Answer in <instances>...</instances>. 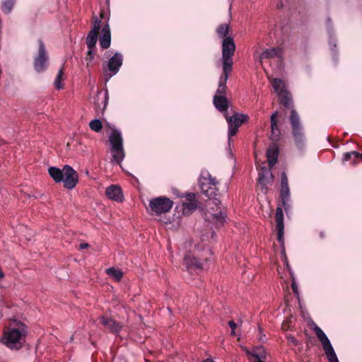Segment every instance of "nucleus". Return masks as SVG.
Here are the masks:
<instances>
[{"mask_svg": "<svg viewBox=\"0 0 362 362\" xmlns=\"http://www.w3.org/2000/svg\"><path fill=\"white\" fill-rule=\"evenodd\" d=\"M108 140L111 145L110 150L114 161L117 163H121L125 156L122 132L115 128H112Z\"/></svg>", "mask_w": 362, "mask_h": 362, "instance_id": "nucleus-1", "label": "nucleus"}, {"mask_svg": "<svg viewBox=\"0 0 362 362\" xmlns=\"http://www.w3.org/2000/svg\"><path fill=\"white\" fill-rule=\"evenodd\" d=\"M25 341V333L19 328H11L4 332L3 342L11 349L18 350L22 348Z\"/></svg>", "mask_w": 362, "mask_h": 362, "instance_id": "nucleus-2", "label": "nucleus"}, {"mask_svg": "<svg viewBox=\"0 0 362 362\" xmlns=\"http://www.w3.org/2000/svg\"><path fill=\"white\" fill-rule=\"evenodd\" d=\"M206 206L214 212L213 216L216 227L223 226L226 221L227 214L225 209L221 206V201L217 198L209 197Z\"/></svg>", "mask_w": 362, "mask_h": 362, "instance_id": "nucleus-3", "label": "nucleus"}, {"mask_svg": "<svg viewBox=\"0 0 362 362\" xmlns=\"http://www.w3.org/2000/svg\"><path fill=\"white\" fill-rule=\"evenodd\" d=\"M313 329L316 336L317 337V338L319 339L322 345L323 349L327 356L328 361L339 362L329 339L325 334V332L322 330V329L318 326L315 325Z\"/></svg>", "mask_w": 362, "mask_h": 362, "instance_id": "nucleus-4", "label": "nucleus"}, {"mask_svg": "<svg viewBox=\"0 0 362 362\" xmlns=\"http://www.w3.org/2000/svg\"><path fill=\"white\" fill-rule=\"evenodd\" d=\"M225 118L228 124V143L230 144L231 137L235 136L239 127L245 122H246L249 117L247 115L235 113L231 117H228V114H225Z\"/></svg>", "mask_w": 362, "mask_h": 362, "instance_id": "nucleus-5", "label": "nucleus"}, {"mask_svg": "<svg viewBox=\"0 0 362 362\" xmlns=\"http://www.w3.org/2000/svg\"><path fill=\"white\" fill-rule=\"evenodd\" d=\"M173 206V202L165 197L153 198L149 202L151 210L157 215L170 211Z\"/></svg>", "mask_w": 362, "mask_h": 362, "instance_id": "nucleus-6", "label": "nucleus"}, {"mask_svg": "<svg viewBox=\"0 0 362 362\" xmlns=\"http://www.w3.org/2000/svg\"><path fill=\"white\" fill-rule=\"evenodd\" d=\"M290 123L292 127V135L296 143L299 145L303 143L305 135L303 128L300 122V117L295 110L291 111Z\"/></svg>", "mask_w": 362, "mask_h": 362, "instance_id": "nucleus-7", "label": "nucleus"}, {"mask_svg": "<svg viewBox=\"0 0 362 362\" xmlns=\"http://www.w3.org/2000/svg\"><path fill=\"white\" fill-rule=\"evenodd\" d=\"M39 49L37 54L34 57V69L37 73L44 72L48 64L49 56L45 49L44 42L38 40Z\"/></svg>", "mask_w": 362, "mask_h": 362, "instance_id": "nucleus-8", "label": "nucleus"}, {"mask_svg": "<svg viewBox=\"0 0 362 362\" xmlns=\"http://www.w3.org/2000/svg\"><path fill=\"white\" fill-rule=\"evenodd\" d=\"M64 177L62 180L64 187L68 189H74L78 182V175L77 172L69 165L64 166Z\"/></svg>", "mask_w": 362, "mask_h": 362, "instance_id": "nucleus-9", "label": "nucleus"}, {"mask_svg": "<svg viewBox=\"0 0 362 362\" xmlns=\"http://www.w3.org/2000/svg\"><path fill=\"white\" fill-rule=\"evenodd\" d=\"M100 23V21L96 18L93 21V28L89 31L87 35L86 42L89 49H96L98 33L101 28Z\"/></svg>", "mask_w": 362, "mask_h": 362, "instance_id": "nucleus-10", "label": "nucleus"}, {"mask_svg": "<svg viewBox=\"0 0 362 362\" xmlns=\"http://www.w3.org/2000/svg\"><path fill=\"white\" fill-rule=\"evenodd\" d=\"M275 221L276 223V230L277 232V240L282 245L284 241V213L281 206H277L275 214Z\"/></svg>", "mask_w": 362, "mask_h": 362, "instance_id": "nucleus-11", "label": "nucleus"}, {"mask_svg": "<svg viewBox=\"0 0 362 362\" xmlns=\"http://www.w3.org/2000/svg\"><path fill=\"white\" fill-rule=\"evenodd\" d=\"M235 51V44L232 37H226L222 42V58L232 59Z\"/></svg>", "mask_w": 362, "mask_h": 362, "instance_id": "nucleus-12", "label": "nucleus"}, {"mask_svg": "<svg viewBox=\"0 0 362 362\" xmlns=\"http://www.w3.org/2000/svg\"><path fill=\"white\" fill-rule=\"evenodd\" d=\"M279 154V145L276 144V141H272L267 151V161L270 168H272L276 163Z\"/></svg>", "mask_w": 362, "mask_h": 362, "instance_id": "nucleus-13", "label": "nucleus"}, {"mask_svg": "<svg viewBox=\"0 0 362 362\" xmlns=\"http://www.w3.org/2000/svg\"><path fill=\"white\" fill-rule=\"evenodd\" d=\"M123 62V57L120 53H115L108 62L107 67L109 71H110L112 74L110 75L109 77H111L112 75L116 74L119 68L122 66Z\"/></svg>", "mask_w": 362, "mask_h": 362, "instance_id": "nucleus-14", "label": "nucleus"}, {"mask_svg": "<svg viewBox=\"0 0 362 362\" xmlns=\"http://www.w3.org/2000/svg\"><path fill=\"white\" fill-rule=\"evenodd\" d=\"M100 45L103 49H107L111 43V33L107 22L103 25L101 35L99 39Z\"/></svg>", "mask_w": 362, "mask_h": 362, "instance_id": "nucleus-15", "label": "nucleus"}, {"mask_svg": "<svg viewBox=\"0 0 362 362\" xmlns=\"http://www.w3.org/2000/svg\"><path fill=\"white\" fill-rule=\"evenodd\" d=\"M100 323L111 333L117 334L121 328L122 325L111 317H100Z\"/></svg>", "mask_w": 362, "mask_h": 362, "instance_id": "nucleus-16", "label": "nucleus"}, {"mask_svg": "<svg viewBox=\"0 0 362 362\" xmlns=\"http://www.w3.org/2000/svg\"><path fill=\"white\" fill-rule=\"evenodd\" d=\"M213 103L216 108L223 115L228 114V110L229 107V100L225 95H215L213 99Z\"/></svg>", "mask_w": 362, "mask_h": 362, "instance_id": "nucleus-17", "label": "nucleus"}, {"mask_svg": "<svg viewBox=\"0 0 362 362\" xmlns=\"http://www.w3.org/2000/svg\"><path fill=\"white\" fill-rule=\"evenodd\" d=\"M107 197L115 202H122L123 201V194L119 186L112 185L106 189Z\"/></svg>", "mask_w": 362, "mask_h": 362, "instance_id": "nucleus-18", "label": "nucleus"}, {"mask_svg": "<svg viewBox=\"0 0 362 362\" xmlns=\"http://www.w3.org/2000/svg\"><path fill=\"white\" fill-rule=\"evenodd\" d=\"M278 112H276L273 113L271 116L270 122H271V136L270 139L272 141H277L280 137V129L278 125Z\"/></svg>", "mask_w": 362, "mask_h": 362, "instance_id": "nucleus-19", "label": "nucleus"}, {"mask_svg": "<svg viewBox=\"0 0 362 362\" xmlns=\"http://www.w3.org/2000/svg\"><path fill=\"white\" fill-rule=\"evenodd\" d=\"M184 264L187 269H197L202 270L205 269L203 262H200V260L190 255H187L185 257Z\"/></svg>", "mask_w": 362, "mask_h": 362, "instance_id": "nucleus-20", "label": "nucleus"}, {"mask_svg": "<svg viewBox=\"0 0 362 362\" xmlns=\"http://www.w3.org/2000/svg\"><path fill=\"white\" fill-rule=\"evenodd\" d=\"M280 198L281 204L287 213L290 209V189L289 186H281Z\"/></svg>", "mask_w": 362, "mask_h": 362, "instance_id": "nucleus-21", "label": "nucleus"}, {"mask_svg": "<svg viewBox=\"0 0 362 362\" xmlns=\"http://www.w3.org/2000/svg\"><path fill=\"white\" fill-rule=\"evenodd\" d=\"M199 186L202 192L206 197H211L215 194L214 189L210 187L209 183L207 181L206 175H202L199 180Z\"/></svg>", "mask_w": 362, "mask_h": 362, "instance_id": "nucleus-22", "label": "nucleus"}, {"mask_svg": "<svg viewBox=\"0 0 362 362\" xmlns=\"http://www.w3.org/2000/svg\"><path fill=\"white\" fill-rule=\"evenodd\" d=\"M283 52L279 47H272L264 50L260 55L261 59H270L273 57H278L280 60L282 59Z\"/></svg>", "mask_w": 362, "mask_h": 362, "instance_id": "nucleus-23", "label": "nucleus"}, {"mask_svg": "<svg viewBox=\"0 0 362 362\" xmlns=\"http://www.w3.org/2000/svg\"><path fill=\"white\" fill-rule=\"evenodd\" d=\"M64 169H59L57 167H49L48 168V173L50 177L53 179V180L57 182H61L64 180Z\"/></svg>", "mask_w": 362, "mask_h": 362, "instance_id": "nucleus-24", "label": "nucleus"}, {"mask_svg": "<svg viewBox=\"0 0 362 362\" xmlns=\"http://www.w3.org/2000/svg\"><path fill=\"white\" fill-rule=\"evenodd\" d=\"M279 98V103L281 105H284V107L287 109L291 108L292 110H294L293 108V101L292 98L290 94V93L288 90L284 91V93H281L278 95Z\"/></svg>", "mask_w": 362, "mask_h": 362, "instance_id": "nucleus-25", "label": "nucleus"}, {"mask_svg": "<svg viewBox=\"0 0 362 362\" xmlns=\"http://www.w3.org/2000/svg\"><path fill=\"white\" fill-rule=\"evenodd\" d=\"M358 156L359 152L356 151L346 152L343 155L342 162L344 163L345 162L351 161V164L355 166L358 163Z\"/></svg>", "mask_w": 362, "mask_h": 362, "instance_id": "nucleus-26", "label": "nucleus"}, {"mask_svg": "<svg viewBox=\"0 0 362 362\" xmlns=\"http://www.w3.org/2000/svg\"><path fill=\"white\" fill-rule=\"evenodd\" d=\"M229 30L230 25L228 23H221L217 27L216 33L218 37L223 38V40L224 38L229 37L228 36Z\"/></svg>", "mask_w": 362, "mask_h": 362, "instance_id": "nucleus-27", "label": "nucleus"}, {"mask_svg": "<svg viewBox=\"0 0 362 362\" xmlns=\"http://www.w3.org/2000/svg\"><path fill=\"white\" fill-rule=\"evenodd\" d=\"M197 207V202H185L182 204V214L185 216H189L196 210Z\"/></svg>", "mask_w": 362, "mask_h": 362, "instance_id": "nucleus-28", "label": "nucleus"}, {"mask_svg": "<svg viewBox=\"0 0 362 362\" xmlns=\"http://www.w3.org/2000/svg\"><path fill=\"white\" fill-rule=\"evenodd\" d=\"M106 273L116 281H119L123 277V272L115 267H110L107 269Z\"/></svg>", "mask_w": 362, "mask_h": 362, "instance_id": "nucleus-29", "label": "nucleus"}, {"mask_svg": "<svg viewBox=\"0 0 362 362\" xmlns=\"http://www.w3.org/2000/svg\"><path fill=\"white\" fill-rule=\"evenodd\" d=\"M272 86L275 92L279 95L284 91L287 90L285 88V84L281 79L274 78L272 81Z\"/></svg>", "mask_w": 362, "mask_h": 362, "instance_id": "nucleus-30", "label": "nucleus"}, {"mask_svg": "<svg viewBox=\"0 0 362 362\" xmlns=\"http://www.w3.org/2000/svg\"><path fill=\"white\" fill-rule=\"evenodd\" d=\"M223 59V74L229 76L233 69L232 59L222 58Z\"/></svg>", "mask_w": 362, "mask_h": 362, "instance_id": "nucleus-31", "label": "nucleus"}, {"mask_svg": "<svg viewBox=\"0 0 362 362\" xmlns=\"http://www.w3.org/2000/svg\"><path fill=\"white\" fill-rule=\"evenodd\" d=\"M258 183L260 185L262 191L267 190L268 177L264 175V172H259L258 174Z\"/></svg>", "mask_w": 362, "mask_h": 362, "instance_id": "nucleus-32", "label": "nucleus"}, {"mask_svg": "<svg viewBox=\"0 0 362 362\" xmlns=\"http://www.w3.org/2000/svg\"><path fill=\"white\" fill-rule=\"evenodd\" d=\"M64 74V71L62 69H61L56 76L54 83L55 88L57 90H60L64 88V84L62 83Z\"/></svg>", "mask_w": 362, "mask_h": 362, "instance_id": "nucleus-33", "label": "nucleus"}, {"mask_svg": "<svg viewBox=\"0 0 362 362\" xmlns=\"http://www.w3.org/2000/svg\"><path fill=\"white\" fill-rule=\"evenodd\" d=\"M15 4L14 0H5L1 5V10L4 13H9Z\"/></svg>", "mask_w": 362, "mask_h": 362, "instance_id": "nucleus-34", "label": "nucleus"}, {"mask_svg": "<svg viewBox=\"0 0 362 362\" xmlns=\"http://www.w3.org/2000/svg\"><path fill=\"white\" fill-rule=\"evenodd\" d=\"M89 127L91 130L100 132L102 130L103 124L100 119H95L90 122Z\"/></svg>", "mask_w": 362, "mask_h": 362, "instance_id": "nucleus-35", "label": "nucleus"}, {"mask_svg": "<svg viewBox=\"0 0 362 362\" xmlns=\"http://www.w3.org/2000/svg\"><path fill=\"white\" fill-rule=\"evenodd\" d=\"M95 53H96V49H88V52H87L86 56L85 57L87 67L93 65L92 61L94 59Z\"/></svg>", "mask_w": 362, "mask_h": 362, "instance_id": "nucleus-36", "label": "nucleus"}, {"mask_svg": "<svg viewBox=\"0 0 362 362\" xmlns=\"http://www.w3.org/2000/svg\"><path fill=\"white\" fill-rule=\"evenodd\" d=\"M206 177L208 182L210 185V187H213L215 191L216 186L218 183V182L216 180V179L215 177H212L209 173H206Z\"/></svg>", "mask_w": 362, "mask_h": 362, "instance_id": "nucleus-37", "label": "nucleus"}, {"mask_svg": "<svg viewBox=\"0 0 362 362\" xmlns=\"http://www.w3.org/2000/svg\"><path fill=\"white\" fill-rule=\"evenodd\" d=\"M227 90V86L218 85L215 95H225Z\"/></svg>", "mask_w": 362, "mask_h": 362, "instance_id": "nucleus-38", "label": "nucleus"}, {"mask_svg": "<svg viewBox=\"0 0 362 362\" xmlns=\"http://www.w3.org/2000/svg\"><path fill=\"white\" fill-rule=\"evenodd\" d=\"M281 186H288V180L285 172H283L281 175Z\"/></svg>", "mask_w": 362, "mask_h": 362, "instance_id": "nucleus-39", "label": "nucleus"}, {"mask_svg": "<svg viewBox=\"0 0 362 362\" xmlns=\"http://www.w3.org/2000/svg\"><path fill=\"white\" fill-rule=\"evenodd\" d=\"M247 354L248 355H251L254 359L252 362H264L262 361V357L261 355H259V354H257V353H250V352H247Z\"/></svg>", "mask_w": 362, "mask_h": 362, "instance_id": "nucleus-40", "label": "nucleus"}, {"mask_svg": "<svg viewBox=\"0 0 362 362\" xmlns=\"http://www.w3.org/2000/svg\"><path fill=\"white\" fill-rule=\"evenodd\" d=\"M228 79V76L226 74H222L219 78L218 85L226 86Z\"/></svg>", "mask_w": 362, "mask_h": 362, "instance_id": "nucleus-41", "label": "nucleus"}, {"mask_svg": "<svg viewBox=\"0 0 362 362\" xmlns=\"http://www.w3.org/2000/svg\"><path fill=\"white\" fill-rule=\"evenodd\" d=\"M228 325H229L230 328L231 329V334L233 336H235L236 334H235V329L237 327L236 323L233 320H230L228 322Z\"/></svg>", "mask_w": 362, "mask_h": 362, "instance_id": "nucleus-42", "label": "nucleus"}, {"mask_svg": "<svg viewBox=\"0 0 362 362\" xmlns=\"http://www.w3.org/2000/svg\"><path fill=\"white\" fill-rule=\"evenodd\" d=\"M187 202H197L195 194L194 193H188L186 195Z\"/></svg>", "mask_w": 362, "mask_h": 362, "instance_id": "nucleus-43", "label": "nucleus"}, {"mask_svg": "<svg viewBox=\"0 0 362 362\" xmlns=\"http://www.w3.org/2000/svg\"><path fill=\"white\" fill-rule=\"evenodd\" d=\"M288 340L292 342L293 344L296 345L297 344V340L296 339V338L293 336V335H289L288 337Z\"/></svg>", "mask_w": 362, "mask_h": 362, "instance_id": "nucleus-44", "label": "nucleus"}, {"mask_svg": "<svg viewBox=\"0 0 362 362\" xmlns=\"http://www.w3.org/2000/svg\"><path fill=\"white\" fill-rule=\"evenodd\" d=\"M291 287H292L293 291L295 293H298L297 285L296 284V283L294 281L292 283Z\"/></svg>", "mask_w": 362, "mask_h": 362, "instance_id": "nucleus-45", "label": "nucleus"}, {"mask_svg": "<svg viewBox=\"0 0 362 362\" xmlns=\"http://www.w3.org/2000/svg\"><path fill=\"white\" fill-rule=\"evenodd\" d=\"M291 322H288V321H286V322H284L283 324H282V327L283 329H288L289 328V323Z\"/></svg>", "mask_w": 362, "mask_h": 362, "instance_id": "nucleus-46", "label": "nucleus"}, {"mask_svg": "<svg viewBox=\"0 0 362 362\" xmlns=\"http://www.w3.org/2000/svg\"><path fill=\"white\" fill-rule=\"evenodd\" d=\"M88 247H89V245L88 243H81L80 245V248L81 249L88 248Z\"/></svg>", "mask_w": 362, "mask_h": 362, "instance_id": "nucleus-47", "label": "nucleus"}, {"mask_svg": "<svg viewBox=\"0 0 362 362\" xmlns=\"http://www.w3.org/2000/svg\"><path fill=\"white\" fill-rule=\"evenodd\" d=\"M5 276L4 273L3 272L1 268L0 267V281H1Z\"/></svg>", "mask_w": 362, "mask_h": 362, "instance_id": "nucleus-48", "label": "nucleus"}, {"mask_svg": "<svg viewBox=\"0 0 362 362\" xmlns=\"http://www.w3.org/2000/svg\"><path fill=\"white\" fill-rule=\"evenodd\" d=\"M201 362H214V361L211 358H206V359L202 361Z\"/></svg>", "mask_w": 362, "mask_h": 362, "instance_id": "nucleus-49", "label": "nucleus"}, {"mask_svg": "<svg viewBox=\"0 0 362 362\" xmlns=\"http://www.w3.org/2000/svg\"><path fill=\"white\" fill-rule=\"evenodd\" d=\"M320 236L321 238H324L325 237V232H320Z\"/></svg>", "mask_w": 362, "mask_h": 362, "instance_id": "nucleus-50", "label": "nucleus"}, {"mask_svg": "<svg viewBox=\"0 0 362 362\" xmlns=\"http://www.w3.org/2000/svg\"><path fill=\"white\" fill-rule=\"evenodd\" d=\"M107 92L105 93V105H107Z\"/></svg>", "mask_w": 362, "mask_h": 362, "instance_id": "nucleus-51", "label": "nucleus"}, {"mask_svg": "<svg viewBox=\"0 0 362 362\" xmlns=\"http://www.w3.org/2000/svg\"><path fill=\"white\" fill-rule=\"evenodd\" d=\"M104 17H105V13H104V11H102V12L100 13V18H104Z\"/></svg>", "mask_w": 362, "mask_h": 362, "instance_id": "nucleus-52", "label": "nucleus"}, {"mask_svg": "<svg viewBox=\"0 0 362 362\" xmlns=\"http://www.w3.org/2000/svg\"><path fill=\"white\" fill-rule=\"evenodd\" d=\"M282 6H283V4H282V2H280V3H279V4H277V7H278V8H281Z\"/></svg>", "mask_w": 362, "mask_h": 362, "instance_id": "nucleus-53", "label": "nucleus"}, {"mask_svg": "<svg viewBox=\"0 0 362 362\" xmlns=\"http://www.w3.org/2000/svg\"><path fill=\"white\" fill-rule=\"evenodd\" d=\"M361 159L362 160V153H359V156H358V160Z\"/></svg>", "mask_w": 362, "mask_h": 362, "instance_id": "nucleus-54", "label": "nucleus"}, {"mask_svg": "<svg viewBox=\"0 0 362 362\" xmlns=\"http://www.w3.org/2000/svg\"><path fill=\"white\" fill-rule=\"evenodd\" d=\"M332 146L334 148H338L339 147V145L338 144H332Z\"/></svg>", "mask_w": 362, "mask_h": 362, "instance_id": "nucleus-55", "label": "nucleus"}, {"mask_svg": "<svg viewBox=\"0 0 362 362\" xmlns=\"http://www.w3.org/2000/svg\"><path fill=\"white\" fill-rule=\"evenodd\" d=\"M106 1H107V2H108V1H109V0H106Z\"/></svg>", "mask_w": 362, "mask_h": 362, "instance_id": "nucleus-56", "label": "nucleus"}]
</instances>
